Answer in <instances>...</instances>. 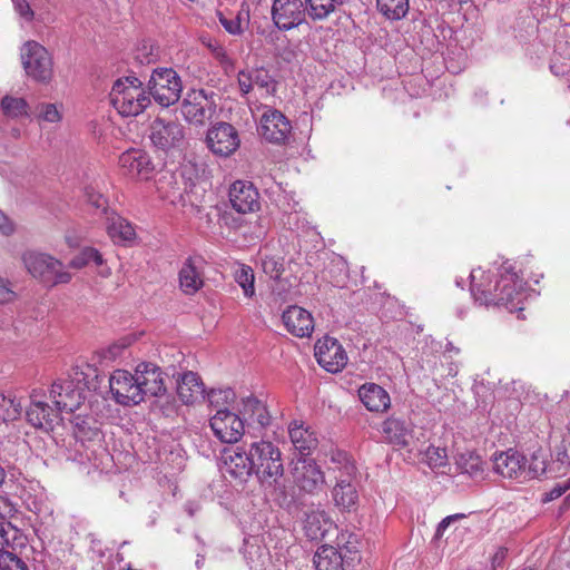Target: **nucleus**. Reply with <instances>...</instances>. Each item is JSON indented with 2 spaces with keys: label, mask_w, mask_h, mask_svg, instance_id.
<instances>
[{
  "label": "nucleus",
  "mask_w": 570,
  "mask_h": 570,
  "mask_svg": "<svg viewBox=\"0 0 570 570\" xmlns=\"http://www.w3.org/2000/svg\"><path fill=\"white\" fill-rule=\"evenodd\" d=\"M238 86L243 95L249 94L254 86L265 89L267 94H273L276 90V82L264 68L239 71Z\"/></svg>",
  "instance_id": "26"
},
{
  "label": "nucleus",
  "mask_w": 570,
  "mask_h": 570,
  "mask_svg": "<svg viewBox=\"0 0 570 570\" xmlns=\"http://www.w3.org/2000/svg\"><path fill=\"white\" fill-rule=\"evenodd\" d=\"M426 462L431 468H442L448 463V453L444 448L429 446L425 451Z\"/></svg>",
  "instance_id": "48"
},
{
  "label": "nucleus",
  "mask_w": 570,
  "mask_h": 570,
  "mask_svg": "<svg viewBox=\"0 0 570 570\" xmlns=\"http://www.w3.org/2000/svg\"><path fill=\"white\" fill-rule=\"evenodd\" d=\"M118 163L125 175L140 180H148L155 170L150 156L142 149L126 150Z\"/></svg>",
  "instance_id": "20"
},
{
  "label": "nucleus",
  "mask_w": 570,
  "mask_h": 570,
  "mask_svg": "<svg viewBox=\"0 0 570 570\" xmlns=\"http://www.w3.org/2000/svg\"><path fill=\"white\" fill-rule=\"evenodd\" d=\"M557 460L562 464H570V453H568L566 448L563 451L559 450L557 452Z\"/></svg>",
  "instance_id": "63"
},
{
  "label": "nucleus",
  "mask_w": 570,
  "mask_h": 570,
  "mask_svg": "<svg viewBox=\"0 0 570 570\" xmlns=\"http://www.w3.org/2000/svg\"><path fill=\"white\" fill-rule=\"evenodd\" d=\"M235 19H239V24L242 26V21L244 19H249V8L248 6L243 4L242 10L238 12Z\"/></svg>",
  "instance_id": "64"
},
{
  "label": "nucleus",
  "mask_w": 570,
  "mask_h": 570,
  "mask_svg": "<svg viewBox=\"0 0 570 570\" xmlns=\"http://www.w3.org/2000/svg\"><path fill=\"white\" fill-rule=\"evenodd\" d=\"M292 126L288 119L273 108H266L261 117L259 134L274 144H283L291 134Z\"/></svg>",
  "instance_id": "19"
},
{
  "label": "nucleus",
  "mask_w": 570,
  "mask_h": 570,
  "mask_svg": "<svg viewBox=\"0 0 570 570\" xmlns=\"http://www.w3.org/2000/svg\"><path fill=\"white\" fill-rule=\"evenodd\" d=\"M110 392L118 404L124 406L137 405L142 402L135 373L116 370L109 379Z\"/></svg>",
  "instance_id": "12"
},
{
  "label": "nucleus",
  "mask_w": 570,
  "mask_h": 570,
  "mask_svg": "<svg viewBox=\"0 0 570 570\" xmlns=\"http://www.w3.org/2000/svg\"><path fill=\"white\" fill-rule=\"evenodd\" d=\"M82 375L81 372H76L73 377L58 379L52 383L49 396L61 413H72L83 403L86 396Z\"/></svg>",
  "instance_id": "7"
},
{
  "label": "nucleus",
  "mask_w": 570,
  "mask_h": 570,
  "mask_svg": "<svg viewBox=\"0 0 570 570\" xmlns=\"http://www.w3.org/2000/svg\"><path fill=\"white\" fill-rule=\"evenodd\" d=\"M151 144L165 153L181 150L186 145L185 127L177 120L157 117L149 127Z\"/></svg>",
  "instance_id": "10"
},
{
  "label": "nucleus",
  "mask_w": 570,
  "mask_h": 570,
  "mask_svg": "<svg viewBox=\"0 0 570 570\" xmlns=\"http://www.w3.org/2000/svg\"><path fill=\"white\" fill-rule=\"evenodd\" d=\"M204 384L197 373L185 372L177 381V394L185 404H194L204 399Z\"/></svg>",
  "instance_id": "27"
},
{
  "label": "nucleus",
  "mask_w": 570,
  "mask_h": 570,
  "mask_svg": "<svg viewBox=\"0 0 570 570\" xmlns=\"http://www.w3.org/2000/svg\"><path fill=\"white\" fill-rule=\"evenodd\" d=\"M219 21L226 31L230 35H240L243 32V28L239 24V19H227L225 17H220Z\"/></svg>",
  "instance_id": "58"
},
{
  "label": "nucleus",
  "mask_w": 570,
  "mask_h": 570,
  "mask_svg": "<svg viewBox=\"0 0 570 570\" xmlns=\"http://www.w3.org/2000/svg\"><path fill=\"white\" fill-rule=\"evenodd\" d=\"M208 403L216 410H227L225 406L234 402L235 393L230 389L210 390L207 394Z\"/></svg>",
  "instance_id": "46"
},
{
  "label": "nucleus",
  "mask_w": 570,
  "mask_h": 570,
  "mask_svg": "<svg viewBox=\"0 0 570 570\" xmlns=\"http://www.w3.org/2000/svg\"><path fill=\"white\" fill-rule=\"evenodd\" d=\"M253 471L263 483L272 485L283 475L282 454L271 442L259 441L250 445Z\"/></svg>",
  "instance_id": "5"
},
{
  "label": "nucleus",
  "mask_w": 570,
  "mask_h": 570,
  "mask_svg": "<svg viewBox=\"0 0 570 570\" xmlns=\"http://www.w3.org/2000/svg\"><path fill=\"white\" fill-rule=\"evenodd\" d=\"M85 194L87 202L95 206L97 209L105 208L106 200L101 194L95 191L92 188H86Z\"/></svg>",
  "instance_id": "57"
},
{
  "label": "nucleus",
  "mask_w": 570,
  "mask_h": 570,
  "mask_svg": "<svg viewBox=\"0 0 570 570\" xmlns=\"http://www.w3.org/2000/svg\"><path fill=\"white\" fill-rule=\"evenodd\" d=\"M263 272L273 279L281 277L284 268L283 264L275 257L266 256L262 259Z\"/></svg>",
  "instance_id": "51"
},
{
  "label": "nucleus",
  "mask_w": 570,
  "mask_h": 570,
  "mask_svg": "<svg viewBox=\"0 0 570 570\" xmlns=\"http://www.w3.org/2000/svg\"><path fill=\"white\" fill-rule=\"evenodd\" d=\"M21 403L12 395L0 394V420L14 421L21 414Z\"/></svg>",
  "instance_id": "43"
},
{
  "label": "nucleus",
  "mask_w": 570,
  "mask_h": 570,
  "mask_svg": "<svg viewBox=\"0 0 570 570\" xmlns=\"http://www.w3.org/2000/svg\"><path fill=\"white\" fill-rule=\"evenodd\" d=\"M16 298V293L9 281L0 277V304L10 303Z\"/></svg>",
  "instance_id": "53"
},
{
  "label": "nucleus",
  "mask_w": 570,
  "mask_h": 570,
  "mask_svg": "<svg viewBox=\"0 0 570 570\" xmlns=\"http://www.w3.org/2000/svg\"><path fill=\"white\" fill-rule=\"evenodd\" d=\"M229 202L232 207L240 213L247 214L259 209V194L249 181L237 180L229 188Z\"/></svg>",
  "instance_id": "23"
},
{
  "label": "nucleus",
  "mask_w": 570,
  "mask_h": 570,
  "mask_svg": "<svg viewBox=\"0 0 570 570\" xmlns=\"http://www.w3.org/2000/svg\"><path fill=\"white\" fill-rule=\"evenodd\" d=\"M181 114L188 122L204 125L215 114V101L204 89L189 90L183 99Z\"/></svg>",
  "instance_id": "11"
},
{
  "label": "nucleus",
  "mask_w": 570,
  "mask_h": 570,
  "mask_svg": "<svg viewBox=\"0 0 570 570\" xmlns=\"http://www.w3.org/2000/svg\"><path fill=\"white\" fill-rule=\"evenodd\" d=\"M26 538L22 532L4 518L0 517V552L7 548L16 549L24 546Z\"/></svg>",
  "instance_id": "37"
},
{
  "label": "nucleus",
  "mask_w": 570,
  "mask_h": 570,
  "mask_svg": "<svg viewBox=\"0 0 570 570\" xmlns=\"http://www.w3.org/2000/svg\"><path fill=\"white\" fill-rule=\"evenodd\" d=\"M1 109L4 116L18 118L28 115L29 105L23 98L7 95L1 100Z\"/></svg>",
  "instance_id": "42"
},
{
  "label": "nucleus",
  "mask_w": 570,
  "mask_h": 570,
  "mask_svg": "<svg viewBox=\"0 0 570 570\" xmlns=\"http://www.w3.org/2000/svg\"><path fill=\"white\" fill-rule=\"evenodd\" d=\"M147 88L149 97L157 104L169 107L179 100L183 85L173 68H157L153 71Z\"/></svg>",
  "instance_id": "9"
},
{
  "label": "nucleus",
  "mask_w": 570,
  "mask_h": 570,
  "mask_svg": "<svg viewBox=\"0 0 570 570\" xmlns=\"http://www.w3.org/2000/svg\"><path fill=\"white\" fill-rule=\"evenodd\" d=\"M27 271L37 279L48 285L67 284L71 274L65 271L63 263L49 254L27 252L22 256Z\"/></svg>",
  "instance_id": "3"
},
{
  "label": "nucleus",
  "mask_w": 570,
  "mask_h": 570,
  "mask_svg": "<svg viewBox=\"0 0 570 570\" xmlns=\"http://www.w3.org/2000/svg\"><path fill=\"white\" fill-rule=\"evenodd\" d=\"M346 556L332 546H322L314 556L316 570H344Z\"/></svg>",
  "instance_id": "32"
},
{
  "label": "nucleus",
  "mask_w": 570,
  "mask_h": 570,
  "mask_svg": "<svg viewBox=\"0 0 570 570\" xmlns=\"http://www.w3.org/2000/svg\"><path fill=\"white\" fill-rule=\"evenodd\" d=\"M243 407L242 414L250 423H256L261 428H265L271 422V415L266 409V405L254 396H247L242 400Z\"/></svg>",
  "instance_id": "34"
},
{
  "label": "nucleus",
  "mask_w": 570,
  "mask_h": 570,
  "mask_svg": "<svg viewBox=\"0 0 570 570\" xmlns=\"http://www.w3.org/2000/svg\"><path fill=\"white\" fill-rule=\"evenodd\" d=\"M385 440L396 446H406L411 438L410 430L404 421L390 417L383 423L382 428Z\"/></svg>",
  "instance_id": "33"
},
{
  "label": "nucleus",
  "mask_w": 570,
  "mask_h": 570,
  "mask_svg": "<svg viewBox=\"0 0 570 570\" xmlns=\"http://www.w3.org/2000/svg\"><path fill=\"white\" fill-rule=\"evenodd\" d=\"M304 3L307 14L313 20H324L336 9L332 0H304Z\"/></svg>",
  "instance_id": "41"
},
{
  "label": "nucleus",
  "mask_w": 570,
  "mask_h": 570,
  "mask_svg": "<svg viewBox=\"0 0 570 570\" xmlns=\"http://www.w3.org/2000/svg\"><path fill=\"white\" fill-rule=\"evenodd\" d=\"M525 456L518 451L508 450L493 458V470L502 478L524 482Z\"/></svg>",
  "instance_id": "24"
},
{
  "label": "nucleus",
  "mask_w": 570,
  "mask_h": 570,
  "mask_svg": "<svg viewBox=\"0 0 570 570\" xmlns=\"http://www.w3.org/2000/svg\"><path fill=\"white\" fill-rule=\"evenodd\" d=\"M379 11L387 19L399 20L409 11V0H376Z\"/></svg>",
  "instance_id": "39"
},
{
  "label": "nucleus",
  "mask_w": 570,
  "mask_h": 570,
  "mask_svg": "<svg viewBox=\"0 0 570 570\" xmlns=\"http://www.w3.org/2000/svg\"><path fill=\"white\" fill-rule=\"evenodd\" d=\"M282 320L286 330L297 337H307L314 330L311 313L299 306H289L283 312Z\"/></svg>",
  "instance_id": "25"
},
{
  "label": "nucleus",
  "mask_w": 570,
  "mask_h": 570,
  "mask_svg": "<svg viewBox=\"0 0 570 570\" xmlns=\"http://www.w3.org/2000/svg\"><path fill=\"white\" fill-rule=\"evenodd\" d=\"M235 282L240 286L246 297L255 296V274L250 266L242 264L234 273Z\"/></svg>",
  "instance_id": "40"
},
{
  "label": "nucleus",
  "mask_w": 570,
  "mask_h": 570,
  "mask_svg": "<svg viewBox=\"0 0 570 570\" xmlns=\"http://www.w3.org/2000/svg\"><path fill=\"white\" fill-rule=\"evenodd\" d=\"M36 116L41 121L58 122L61 114L55 104H40L36 107Z\"/></svg>",
  "instance_id": "49"
},
{
  "label": "nucleus",
  "mask_w": 570,
  "mask_h": 570,
  "mask_svg": "<svg viewBox=\"0 0 570 570\" xmlns=\"http://www.w3.org/2000/svg\"><path fill=\"white\" fill-rule=\"evenodd\" d=\"M90 263H94L96 266H101L104 264V258L96 248L86 247L70 261L69 266L71 268L80 269Z\"/></svg>",
  "instance_id": "44"
},
{
  "label": "nucleus",
  "mask_w": 570,
  "mask_h": 570,
  "mask_svg": "<svg viewBox=\"0 0 570 570\" xmlns=\"http://www.w3.org/2000/svg\"><path fill=\"white\" fill-rule=\"evenodd\" d=\"M334 529V523L326 511L312 510L306 513L304 530L311 540H323Z\"/></svg>",
  "instance_id": "30"
},
{
  "label": "nucleus",
  "mask_w": 570,
  "mask_h": 570,
  "mask_svg": "<svg viewBox=\"0 0 570 570\" xmlns=\"http://www.w3.org/2000/svg\"><path fill=\"white\" fill-rule=\"evenodd\" d=\"M134 342L131 336H125L119 338L118 341L110 344L106 350H104V358L108 361H114L117 357L121 356L124 351L129 347Z\"/></svg>",
  "instance_id": "47"
},
{
  "label": "nucleus",
  "mask_w": 570,
  "mask_h": 570,
  "mask_svg": "<svg viewBox=\"0 0 570 570\" xmlns=\"http://www.w3.org/2000/svg\"><path fill=\"white\" fill-rule=\"evenodd\" d=\"M110 102L122 117H135L150 105L148 91L135 76L116 80L109 94Z\"/></svg>",
  "instance_id": "2"
},
{
  "label": "nucleus",
  "mask_w": 570,
  "mask_h": 570,
  "mask_svg": "<svg viewBox=\"0 0 570 570\" xmlns=\"http://www.w3.org/2000/svg\"><path fill=\"white\" fill-rule=\"evenodd\" d=\"M205 261L200 256L188 257L179 273V288L186 295L196 294L205 284L204 281Z\"/></svg>",
  "instance_id": "22"
},
{
  "label": "nucleus",
  "mask_w": 570,
  "mask_h": 570,
  "mask_svg": "<svg viewBox=\"0 0 570 570\" xmlns=\"http://www.w3.org/2000/svg\"><path fill=\"white\" fill-rule=\"evenodd\" d=\"M483 301L494 302L497 306H504L510 312L522 311L524 298L523 281L515 273L503 268L495 277L494 294L481 296Z\"/></svg>",
  "instance_id": "4"
},
{
  "label": "nucleus",
  "mask_w": 570,
  "mask_h": 570,
  "mask_svg": "<svg viewBox=\"0 0 570 570\" xmlns=\"http://www.w3.org/2000/svg\"><path fill=\"white\" fill-rule=\"evenodd\" d=\"M155 184L163 199L183 207H198L205 195V188L196 184H191L189 189L185 188V193H181L177 176L168 170L161 171Z\"/></svg>",
  "instance_id": "6"
},
{
  "label": "nucleus",
  "mask_w": 570,
  "mask_h": 570,
  "mask_svg": "<svg viewBox=\"0 0 570 570\" xmlns=\"http://www.w3.org/2000/svg\"><path fill=\"white\" fill-rule=\"evenodd\" d=\"M109 219L110 223L107 226V232L115 243H129L135 238V229L128 220L117 215Z\"/></svg>",
  "instance_id": "36"
},
{
  "label": "nucleus",
  "mask_w": 570,
  "mask_h": 570,
  "mask_svg": "<svg viewBox=\"0 0 570 570\" xmlns=\"http://www.w3.org/2000/svg\"><path fill=\"white\" fill-rule=\"evenodd\" d=\"M455 464L461 473L468 474L472 479L483 478L484 462L481 456L474 452H464L459 454L455 460Z\"/></svg>",
  "instance_id": "35"
},
{
  "label": "nucleus",
  "mask_w": 570,
  "mask_h": 570,
  "mask_svg": "<svg viewBox=\"0 0 570 570\" xmlns=\"http://www.w3.org/2000/svg\"><path fill=\"white\" fill-rule=\"evenodd\" d=\"M465 515L461 513L452 514L446 518H444L436 528L435 531V539H440L443 537L444 531L450 527V524L459 519H463Z\"/></svg>",
  "instance_id": "56"
},
{
  "label": "nucleus",
  "mask_w": 570,
  "mask_h": 570,
  "mask_svg": "<svg viewBox=\"0 0 570 570\" xmlns=\"http://www.w3.org/2000/svg\"><path fill=\"white\" fill-rule=\"evenodd\" d=\"M471 293L475 299V302H479L481 305H494V302H487L481 298V296H485L489 292L490 295L494 294V283L495 278L493 279V283L490 287H487L483 278H484V271L481 268L473 269L471 272Z\"/></svg>",
  "instance_id": "38"
},
{
  "label": "nucleus",
  "mask_w": 570,
  "mask_h": 570,
  "mask_svg": "<svg viewBox=\"0 0 570 570\" xmlns=\"http://www.w3.org/2000/svg\"><path fill=\"white\" fill-rule=\"evenodd\" d=\"M293 481L299 490L315 494L325 485V475L315 461L298 460L292 470Z\"/></svg>",
  "instance_id": "16"
},
{
  "label": "nucleus",
  "mask_w": 570,
  "mask_h": 570,
  "mask_svg": "<svg viewBox=\"0 0 570 570\" xmlns=\"http://www.w3.org/2000/svg\"><path fill=\"white\" fill-rule=\"evenodd\" d=\"M291 441L296 451L302 455H308L316 449L318 440L313 430L304 426L303 423L293 422L288 428Z\"/></svg>",
  "instance_id": "31"
},
{
  "label": "nucleus",
  "mask_w": 570,
  "mask_h": 570,
  "mask_svg": "<svg viewBox=\"0 0 570 570\" xmlns=\"http://www.w3.org/2000/svg\"><path fill=\"white\" fill-rule=\"evenodd\" d=\"M22 67L35 81L48 83L53 76V62L49 51L37 41H27L20 50Z\"/></svg>",
  "instance_id": "8"
},
{
  "label": "nucleus",
  "mask_w": 570,
  "mask_h": 570,
  "mask_svg": "<svg viewBox=\"0 0 570 570\" xmlns=\"http://www.w3.org/2000/svg\"><path fill=\"white\" fill-rule=\"evenodd\" d=\"M26 416L32 426L47 433L53 431L62 421L58 407H51L47 402L37 400L35 393L31 394V403L27 409Z\"/></svg>",
  "instance_id": "18"
},
{
  "label": "nucleus",
  "mask_w": 570,
  "mask_h": 570,
  "mask_svg": "<svg viewBox=\"0 0 570 570\" xmlns=\"http://www.w3.org/2000/svg\"><path fill=\"white\" fill-rule=\"evenodd\" d=\"M0 557V570H29L27 563L13 552H1Z\"/></svg>",
  "instance_id": "50"
},
{
  "label": "nucleus",
  "mask_w": 570,
  "mask_h": 570,
  "mask_svg": "<svg viewBox=\"0 0 570 570\" xmlns=\"http://www.w3.org/2000/svg\"><path fill=\"white\" fill-rule=\"evenodd\" d=\"M135 376L142 402L146 397H160L166 394V375L156 364L149 362L139 363L135 368Z\"/></svg>",
  "instance_id": "13"
},
{
  "label": "nucleus",
  "mask_w": 570,
  "mask_h": 570,
  "mask_svg": "<svg viewBox=\"0 0 570 570\" xmlns=\"http://www.w3.org/2000/svg\"><path fill=\"white\" fill-rule=\"evenodd\" d=\"M208 148L217 156L228 157L239 147L237 130L227 122L213 126L206 136Z\"/></svg>",
  "instance_id": "14"
},
{
  "label": "nucleus",
  "mask_w": 570,
  "mask_h": 570,
  "mask_svg": "<svg viewBox=\"0 0 570 570\" xmlns=\"http://www.w3.org/2000/svg\"><path fill=\"white\" fill-rule=\"evenodd\" d=\"M508 550L505 548H500L492 558L493 568L500 567L507 557Z\"/></svg>",
  "instance_id": "61"
},
{
  "label": "nucleus",
  "mask_w": 570,
  "mask_h": 570,
  "mask_svg": "<svg viewBox=\"0 0 570 570\" xmlns=\"http://www.w3.org/2000/svg\"><path fill=\"white\" fill-rule=\"evenodd\" d=\"M226 472L232 476L245 480L253 471V461L250 451L247 453L240 448H236L225 453Z\"/></svg>",
  "instance_id": "29"
},
{
  "label": "nucleus",
  "mask_w": 570,
  "mask_h": 570,
  "mask_svg": "<svg viewBox=\"0 0 570 570\" xmlns=\"http://www.w3.org/2000/svg\"><path fill=\"white\" fill-rule=\"evenodd\" d=\"M546 470L547 463L543 454L541 452H534L529 462L525 460L523 480L527 481L538 478L543 474Z\"/></svg>",
  "instance_id": "45"
},
{
  "label": "nucleus",
  "mask_w": 570,
  "mask_h": 570,
  "mask_svg": "<svg viewBox=\"0 0 570 570\" xmlns=\"http://www.w3.org/2000/svg\"><path fill=\"white\" fill-rule=\"evenodd\" d=\"M357 540L355 535L350 534L348 540L341 547V551L343 554L346 556L345 559L354 560V557H351L350 554H356L357 553Z\"/></svg>",
  "instance_id": "59"
},
{
  "label": "nucleus",
  "mask_w": 570,
  "mask_h": 570,
  "mask_svg": "<svg viewBox=\"0 0 570 570\" xmlns=\"http://www.w3.org/2000/svg\"><path fill=\"white\" fill-rule=\"evenodd\" d=\"M12 232V222L0 210V233L3 235H10Z\"/></svg>",
  "instance_id": "60"
},
{
  "label": "nucleus",
  "mask_w": 570,
  "mask_h": 570,
  "mask_svg": "<svg viewBox=\"0 0 570 570\" xmlns=\"http://www.w3.org/2000/svg\"><path fill=\"white\" fill-rule=\"evenodd\" d=\"M209 425L215 436L223 443H236L244 434V422L228 410H217Z\"/></svg>",
  "instance_id": "15"
},
{
  "label": "nucleus",
  "mask_w": 570,
  "mask_h": 570,
  "mask_svg": "<svg viewBox=\"0 0 570 570\" xmlns=\"http://www.w3.org/2000/svg\"><path fill=\"white\" fill-rule=\"evenodd\" d=\"M212 51H213V56L219 62V65L222 66V68L225 71V73L228 75L235 70L234 59L232 57H229V55L223 47H220V46L214 47Z\"/></svg>",
  "instance_id": "52"
},
{
  "label": "nucleus",
  "mask_w": 570,
  "mask_h": 570,
  "mask_svg": "<svg viewBox=\"0 0 570 570\" xmlns=\"http://www.w3.org/2000/svg\"><path fill=\"white\" fill-rule=\"evenodd\" d=\"M14 4L16 11L24 18L27 21H31L33 19V11L30 8V4L27 0H12Z\"/></svg>",
  "instance_id": "54"
},
{
  "label": "nucleus",
  "mask_w": 570,
  "mask_h": 570,
  "mask_svg": "<svg viewBox=\"0 0 570 570\" xmlns=\"http://www.w3.org/2000/svg\"><path fill=\"white\" fill-rule=\"evenodd\" d=\"M315 357L318 364L331 373L342 371L347 363V355L343 346L336 338L328 336L316 342Z\"/></svg>",
  "instance_id": "17"
},
{
  "label": "nucleus",
  "mask_w": 570,
  "mask_h": 570,
  "mask_svg": "<svg viewBox=\"0 0 570 570\" xmlns=\"http://www.w3.org/2000/svg\"><path fill=\"white\" fill-rule=\"evenodd\" d=\"M569 487H570V484L568 481H564L562 484L561 483L556 484L549 492L544 493L543 501L549 502V501L558 499L569 489Z\"/></svg>",
  "instance_id": "55"
},
{
  "label": "nucleus",
  "mask_w": 570,
  "mask_h": 570,
  "mask_svg": "<svg viewBox=\"0 0 570 570\" xmlns=\"http://www.w3.org/2000/svg\"><path fill=\"white\" fill-rule=\"evenodd\" d=\"M358 396L364 406L371 412H384L390 407V395L380 385L366 383L358 390Z\"/></svg>",
  "instance_id": "28"
},
{
  "label": "nucleus",
  "mask_w": 570,
  "mask_h": 570,
  "mask_svg": "<svg viewBox=\"0 0 570 570\" xmlns=\"http://www.w3.org/2000/svg\"><path fill=\"white\" fill-rule=\"evenodd\" d=\"M332 461L337 464L336 483L332 489L334 504L342 512L355 511L358 505V473L355 462L345 452H337L332 456Z\"/></svg>",
  "instance_id": "1"
},
{
  "label": "nucleus",
  "mask_w": 570,
  "mask_h": 570,
  "mask_svg": "<svg viewBox=\"0 0 570 570\" xmlns=\"http://www.w3.org/2000/svg\"><path fill=\"white\" fill-rule=\"evenodd\" d=\"M302 0H274L272 19L281 30H291L304 21L305 10Z\"/></svg>",
  "instance_id": "21"
},
{
  "label": "nucleus",
  "mask_w": 570,
  "mask_h": 570,
  "mask_svg": "<svg viewBox=\"0 0 570 570\" xmlns=\"http://www.w3.org/2000/svg\"><path fill=\"white\" fill-rule=\"evenodd\" d=\"M460 354V348L454 346L452 342L445 344L444 355L452 357Z\"/></svg>",
  "instance_id": "62"
}]
</instances>
